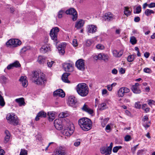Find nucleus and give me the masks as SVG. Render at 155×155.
Instances as JSON below:
<instances>
[{
    "label": "nucleus",
    "instance_id": "72a5a7b5",
    "mask_svg": "<svg viewBox=\"0 0 155 155\" xmlns=\"http://www.w3.org/2000/svg\"><path fill=\"white\" fill-rule=\"evenodd\" d=\"M130 41L132 44L135 45L137 43V40L135 37L132 36L130 38Z\"/></svg>",
    "mask_w": 155,
    "mask_h": 155
},
{
    "label": "nucleus",
    "instance_id": "37998d69",
    "mask_svg": "<svg viewBox=\"0 0 155 155\" xmlns=\"http://www.w3.org/2000/svg\"><path fill=\"white\" fill-rule=\"evenodd\" d=\"M13 64V67L17 68L21 66V64H20L18 61H16L14 63H12Z\"/></svg>",
    "mask_w": 155,
    "mask_h": 155
},
{
    "label": "nucleus",
    "instance_id": "052dcab7",
    "mask_svg": "<svg viewBox=\"0 0 155 155\" xmlns=\"http://www.w3.org/2000/svg\"><path fill=\"white\" fill-rule=\"evenodd\" d=\"M80 141L78 140H77L74 143V145L76 147L78 146L80 144Z\"/></svg>",
    "mask_w": 155,
    "mask_h": 155
},
{
    "label": "nucleus",
    "instance_id": "58836bf2",
    "mask_svg": "<svg viewBox=\"0 0 155 155\" xmlns=\"http://www.w3.org/2000/svg\"><path fill=\"white\" fill-rule=\"evenodd\" d=\"M64 14V11L62 10L60 11L58 13V18H62V15Z\"/></svg>",
    "mask_w": 155,
    "mask_h": 155
},
{
    "label": "nucleus",
    "instance_id": "603ef678",
    "mask_svg": "<svg viewBox=\"0 0 155 155\" xmlns=\"http://www.w3.org/2000/svg\"><path fill=\"white\" fill-rule=\"evenodd\" d=\"M92 43V42L91 40H88L86 41V45L87 46H90Z\"/></svg>",
    "mask_w": 155,
    "mask_h": 155
},
{
    "label": "nucleus",
    "instance_id": "864d4df0",
    "mask_svg": "<svg viewBox=\"0 0 155 155\" xmlns=\"http://www.w3.org/2000/svg\"><path fill=\"white\" fill-rule=\"evenodd\" d=\"M54 62V61H48L47 62L48 67L50 68L51 67Z\"/></svg>",
    "mask_w": 155,
    "mask_h": 155
},
{
    "label": "nucleus",
    "instance_id": "a19ab883",
    "mask_svg": "<svg viewBox=\"0 0 155 155\" xmlns=\"http://www.w3.org/2000/svg\"><path fill=\"white\" fill-rule=\"evenodd\" d=\"M106 105V104L105 103H103L101 104L99 106V109L101 110L104 109L105 108Z\"/></svg>",
    "mask_w": 155,
    "mask_h": 155
},
{
    "label": "nucleus",
    "instance_id": "39448f33",
    "mask_svg": "<svg viewBox=\"0 0 155 155\" xmlns=\"http://www.w3.org/2000/svg\"><path fill=\"white\" fill-rule=\"evenodd\" d=\"M59 31V28L58 27H55L51 29L50 33V35L51 39L56 42V44L58 43L57 35Z\"/></svg>",
    "mask_w": 155,
    "mask_h": 155
},
{
    "label": "nucleus",
    "instance_id": "20e7f679",
    "mask_svg": "<svg viewBox=\"0 0 155 155\" xmlns=\"http://www.w3.org/2000/svg\"><path fill=\"white\" fill-rule=\"evenodd\" d=\"M64 130L63 134L65 136H69L71 135L74 132V127L73 124L69 120L65 121Z\"/></svg>",
    "mask_w": 155,
    "mask_h": 155
},
{
    "label": "nucleus",
    "instance_id": "7c9ffc66",
    "mask_svg": "<svg viewBox=\"0 0 155 155\" xmlns=\"http://www.w3.org/2000/svg\"><path fill=\"white\" fill-rule=\"evenodd\" d=\"M124 13L125 15L128 16L130 15L131 13V12L129 10V8L128 7H124Z\"/></svg>",
    "mask_w": 155,
    "mask_h": 155
},
{
    "label": "nucleus",
    "instance_id": "423d86ee",
    "mask_svg": "<svg viewBox=\"0 0 155 155\" xmlns=\"http://www.w3.org/2000/svg\"><path fill=\"white\" fill-rule=\"evenodd\" d=\"M7 119L10 124L14 125H17L18 124V120L16 116L13 114H8L6 117Z\"/></svg>",
    "mask_w": 155,
    "mask_h": 155
},
{
    "label": "nucleus",
    "instance_id": "6e6d98bb",
    "mask_svg": "<svg viewBox=\"0 0 155 155\" xmlns=\"http://www.w3.org/2000/svg\"><path fill=\"white\" fill-rule=\"evenodd\" d=\"M29 48L28 47H25L21 49V53H23L25 52L26 51H27L28 49Z\"/></svg>",
    "mask_w": 155,
    "mask_h": 155
},
{
    "label": "nucleus",
    "instance_id": "4be33fe9",
    "mask_svg": "<svg viewBox=\"0 0 155 155\" xmlns=\"http://www.w3.org/2000/svg\"><path fill=\"white\" fill-rule=\"evenodd\" d=\"M54 155H65L64 147H59Z\"/></svg>",
    "mask_w": 155,
    "mask_h": 155
},
{
    "label": "nucleus",
    "instance_id": "0e129e2a",
    "mask_svg": "<svg viewBox=\"0 0 155 155\" xmlns=\"http://www.w3.org/2000/svg\"><path fill=\"white\" fill-rule=\"evenodd\" d=\"M5 104V102L4 100L0 101V106L2 107H3Z\"/></svg>",
    "mask_w": 155,
    "mask_h": 155
},
{
    "label": "nucleus",
    "instance_id": "f8f14e48",
    "mask_svg": "<svg viewBox=\"0 0 155 155\" xmlns=\"http://www.w3.org/2000/svg\"><path fill=\"white\" fill-rule=\"evenodd\" d=\"M54 125L57 129L61 130L63 127L62 120L59 119H55L54 121Z\"/></svg>",
    "mask_w": 155,
    "mask_h": 155
},
{
    "label": "nucleus",
    "instance_id": "b1692460",
    "mask_svg": "<svg viewBox=\"0 0 155 155\" xmlns=\"http://www.w3.org/2000/svg\"><path fill=\"white\" fill-rule=\"evenodd\" d=\"M112 52L113 55L115 57L117 58L120 57H121L123 53V51L121 50L119 51H118L116 50L113 51Z\"/></svg>",
    "mask_w": 155,
    "mask_h": 155
},
{
    "label": "nucleus",
    "instance_id": "c85d7f7f",
    "mask_svg": "<svg viewBox=\"0 0 155 155\" xmlns=\"http://www.w3.org/2000/svg\"><path fill=\"white\" fill-rule=\"evenodd\" d=\"M5 134L6 135L5 138V140L6 143H7L9 140L10 137V134L9 131L7 130L5 131Z\"/></svg>",
    "mask_w": 155,
    "mask_h": 155
},
{
    "label": "nucleus",
    "instance_id": "8fccbe9b",
    "mask_svg": "<svg viewBox=\"0 0 155 155\" xmlns=\"http://www.w3.org/2000/svg\"><path fill=\"white\" fill-rule=\"evenodd\" d=\"M149 118L148 117L146 116H144L142 120V121L143 122V123H146V122H147V121L148 120Z\"/></svg>",
    "mask_w": 155,
    "mask_h": 155
},
{
    "label": "nucleus",
    "instance_id": "5fc2aeb1",
    "mask_svg": "<svg viewBox=\"0 0 155 155\" xmlns=\"http://www.w3.org/2000/svg\"><path fill=\"white\" fill-rule=\"evenodd\" d=\"M148 104L150 106L154 104L155 102L152 100H148L147 101Z\"/></svg>",
    "mask_w": 155,
    "mask_h": 155
},
{
    "label": "nucleus",
    "instance_id": "1a4fd4ad",
    "mask_svg": "<svg viewBox=\"0 0 155 155\" xmlns=\"http://www.w3.org/2000/svg\"><path fill=\"white\" fill-rule=\"evenodd\" d=\"M75 66L77 68L81 71H83L85 69L84 61L83 59H80L76 62Z\"/></svg>",
    "mask_w": 155,
    "mask_h": 155
},
{
    "label": "nucleus",
    "instance_id": "dca6fc26",
    "mask_svg": "<svg viewBox=\"0 0 155 155\" xmlns=\"http://www.w3.org/2000/svg\"><path fill=\"white\" fill-rule=\"evenodd\" d=\"M27 77L26 76H21L19 81L21 82L22 85L24 87H26L28 85V82L27 80Z\"/></svg>",
    "mask_w": 155,
    "mask_h": 155
},
{
    "label": "nucleus",
    "instance_id": "9d476101",
    "mask_svg": "<svg viewBox=\"0 0 155 155\" xmlns=\"http://www.w3.org/2000/svg\"><path fill=\"white\" fill-rule=\"evenodd\" d=\"M65 13L67 15H72L73 16L72 18V20L74 21L76 20L78 18V15L76 10L73 8H71L67 10Z\"/></svg>",
    "mask_w": 155,
    "mask_h": 155
},
{
    "label": "nucleus",
    "instance_id": "338daca9",
    "mask_svg": "<svg viewBox=\"0 0 155 155\" xmlns=\"http://www.w3.org/2000/svg\"><path fill=\"white\" fill-rule=\"evenodd\" d=\"M119 72L121 74H123L125 73V71L123 68H121L120 69Z\"/></svg>",
    "mask_w": 155,
    "mask_h": 155
},
{
    "label": "nucleus",
    "instance_id": "5701e85b",
    "mask_svg": "<svg viewBox=\"0 0 155 155\" xmlns=\"http://www.w3.org/2000/svg\"><path fill=\"white\" fill-rule=\"evenodd\" d=\"M84 23V22L83 20L80 19L76 23L75 27L77 29H79L83 26Z\"/></svg>",
    "mask_w": 155,
    "mask_h": 155
},
{
    "label": "nucleus",
    "instance_id": "a18cd8bd",
    "mask_svg": "<svg viewBox=\"0 0 155 155\" xmlns=\"http://www.w3.org/2000/svg\"><path fill=\"white\" fill-rule=\"evenodd\" d=\"M143 71L144 72L148 73H150L152 72V71L150 69L147 68H145L143 69Z\"/></svg>",
    "mask_w": 155,
    "mask_h": 155
},
{
    "label": "nucleus",
    "instance_id": "0eeeda50",
    "mask_svg": "<svg viewBox=\"0 0 155 155\" xmlns=\"http://www.w3.org/2000/svg\"><path fill=\"white\" fill-rule=\"evenodd\" d=\"M21 41L18 39H10L6 42V45L8 47L12 46L16 47L21 45Z\"/></svg>",
    "mask_w": 155,
    "mask_h": 155
},
{
    "label": "nucleus",
    "instance_id": "6ab92c4d",
    "mask_svg": "<svg viewBox=\"0 0 155 155\" xmlns=\"http://www.w3.org/2000/svg\"><path fill=\"white\" fill-rule=\"evenodd\" d=\"M97 26L94 25H89L88 27V32L91 33H95L97 31Z\"/></svg>",
    "mask_w": 155,
    "mask_h": 155
},
{
    "label": "nucleus",
    "instance_id": "f704fd0d",
    "mask_svg": "<svg viewBox=\"0 0 155 155\" xmlns=\"http://www.w3.org/2000/svg\"><path fill=\"white\" fill-rule=\"evenodd\" d=\"M145 13L147 16H148L150 15L152 13H154V12L152 10L147 9L145 10Z\"/></svg>",
    "mask_w": 155,
    "mask_h": 155
},
{
    "label": "nucleus",
    "instance_id": "69168bd1",
    "mask_svg": "<svg viewBox=\"0 0 155 155\" xmlns=\"http://www.w3.org/2000/svg\"><path fill=\"white\" fill-rule=\"evenodd\" d=\"M107 88L109 91H111L112 90L113 88L110 84L107 85Z\"/></svg>",
    "mask_w": 155,
    "mask_h": 155
},
{
    "label": "nucleus",
    "instance_id": "79ce46f5",
    "mask_svg": "<svg viewBox=\"0 0 155 155\" xmlns=\"http://www.w3.org/2000/svg\"><path fill=\"white\" fill-rule=\"evenodd\" d=\"M27 151L24 149H21L19 155H27Z\"/></svg>",
    "mask_w": 155,
    "mask_h": 155
},
{
    "label": "nucleus",
    "instance_id": "c756f323",
    "mask_svg": "<svg viewBox=\"0 0 155 155\" xmlns=\"http://www.w3.org/2000/svg\"><path fill=\"white\" fill-rule=\"evenodd\" d=\"M123 89L122 87L119 89L118 91V96L119 97H122L124 96V94Z\"/></svg>",
    "mask_w": 155,
    "mask_h": 155
},
{
    "label": "nucleus",
    "instance_id": "a211bd4d",
    "mask_svg": "<svg viewBox=\"0 0 155 155\" xmlns=\"http://www.w3.org/2000/svg\"><path fill=\"white\" fill-rule=\"evenodd\" d=\"M139 85V84L137 83H136L135 84V85L132 86L131 89L133 92L134 93L139 94L141 92L140 90L138 87Z\"/></svg>",
    "mask_w": 155,
    "mask_h": 155
},
{
    "label": "nucleus",
    "instance_id": "e433bc0d",
    "mask_svg": "<svg viewBox=\"0 0 155 155\" xmlns=\"http://www.w3.org/2000/svg\"><path fill=\"white\" fill-rule=\"evenodd\" d=\"M122 148L121 146H116L114 147L113 149V151L114 153H117L118 150Z\"/></svg>",
    "mask_w": 155,
    "mask_h": 155
},
{
    "label": "nucleus",
    "instance_id": "bb28decb",
    "mask_svg": "<svg viewBox=\"0 0 155 155\" xmlns=\"http://www.w3.org/2000/svg\"><path fill=\"white\" fill-rule=\"evenodd\" d=\"M46 61V58L45 57L40 55L38 57L37 61L40 64H44Z\"/></svg>",
    "mask_w": 155,
    "mask_h": 155
},
{
    "label": "nucleus",
    "instance_id": "774afa93",
    "mask_svg": "<svg viewBox=\"0 0 155 155\" xmlns=\"http://www.w3.org/2000/svg\"><path fill=\"white\" fill-rule=\"evenodd\" d=\"M111 73L114 74H116L117 73V71L116 69L114 68L112 70Z\"/></svg>",
    "mask_w": 155,
    "mask_h": 155
},
{
    "label": "nucleus",
    "instance_id": "f03ea898",
    "mask_svg": "<svg viewBox=\"0 0 155 155\" xmlns=\"http://www.w3.org/2000/svg\"><path fill=\"white\" fill-rule=\"evenodd\" d=\"M32 79L35 83L38 85H44L46 81L45 74L37 71L34 72Z\"/></svg>",
    "mask_w": 155,
    "mask_h": 155
},
{
    "label": "nucleus",
    "instance_id": "9b49d317",
    "mask_svg": "<svg viewBox=\"0 0 155 155\" xmlns=\"http://www.w3.org/2000/svg\"><path fill=\"white\" fill-rule=\"evenodd\" d=\"M63 67L66 71L71 72L73 71V64L71 63H64Z\"/></svg>",
    "mask_w": 155,
    "mask_h": 155
},
{
    "label": "nucleus",
    "instance_id": "49530a36",
    "mask_svg": "<svg viewBox=\"0 0 155 155\" xmlns=\"http://www.w3.org/2000/svg\"><path fill=\"white\" fill-rule=\"evenodd\" d=\"M141 106V104H140L139 102H137L135 103V107L137 109H140Z\"/></svg>",
    "mask_w": 155,
    "mask_h": 155
},
{
    "label": "nucleus",
    "instance_id": "393cba45",
    "mask_svg": "<svg viewBox=\"0 0 155 155\" xmlns=\"http://www.w3.org/2000/svg\"><path fill=\"white\" fill-rule=\"evenodd\" d=\"M46 116V113L44 111H41L39 112L35 117V120L38 121L39 120V117H45Z\"/></svg>",
    "mask_w": 155,
    "mask_h": 155
},
{
    "label": "nucleus",
    "instance_id": "2eb2a0df",
    "mask_svg": "<svg viewBox=\"0 0 155 155\" xmlns=\"http://www.w3.org/2000/svg\"><path fill=\"white\" fill-rule=\"evenodd\" d=\"M68 101L70 106L73 107H75V105L77 103V100L74 97L72 96L69 97L68 99Z\"/></svg>",
    "mask_w": 155,
    "mask_h": 155
},
{
    "label": "nucleus",
    "instance_id": "f3484780",
    "mask_svg": "<svg viewBox=\"0 0 155 155\" xmlns=\"http://www.w3.org/2000/svg\"><path fill=\"white\" fill-rule=\"evenodd\" d=\"M66 46V43H64L59 45L58 47L59 53H61V54H63L65 53L64 49Z\"/></svg>",
    "mask_w": 155,
    "mask_h": 155
},
{
    "label": "nucleus",
    "instance_id": "de8ad7c7",
    "mask_svg": "<svg viewBox=\"0 0 155 155\" xmlns=\"http://www.w3.org/2000/svg\"><path fill=\"white\" fill-rule=\"evenodd\" d=\"M124 140L126 141H128L131 140V138L130 135H127L124 137Z\"/></svg>",
    "mask_w": 155,
    "mask_h": 155
},
{
    "label": "nucleus",
    "instance_id": "4c0bfd02",
    "mask_svg": "<svg viewBox=\"0 0 155 155\" xmlns=\"http://www.w3.org/2000/svg\"><path fill=\"white\" fill-rule=\"evenodd\" d=\"M141 8L140 6H138L135 9V12H134L135 13L139 14L140 13L141 11Z\"/></svg>",
    "mask_w": 155,
    "mask_h": 155
},
{
    "label": "nucleus",
    "instance_id": "ddd939ff",
    "mask_svg": "<svg viewBox=\"0 0 155 155\" xmlns=\"http://www.w3.org/2000/svg\"><path fill=\"white\" fill-rule=\"evenodd\" d=\"M53 95L55 97H64L65 96V94L64 91L61 89H59L55 91L53 93Z\"/></svg>",
    "mask_w": 155,
    "mask_h": 155
},
{
    "label": "nucleus",
    "instance_id": "cd10ccee",
    "mask_svg": "<svg viewBox=\"0 0 155 155\" xmlns=\"http://www.w3.org/2000/svg\"><path fill=\"white\" fill-rule=\"evenodd\" d=\"M15 101L18 104V105L20 106H21L22 105H24L25 104L24 98L23 97L16 99L15 100Z\"/></svg>",
    "mask_w": 155,
    "mask_h": 155
},
{
    "label": "nucleus",
    "instance_id": "4d7b16f0",
    "mask_svg": "<svg viewBox=\"0 0 155 155\" xmlns=\"http://www.w3.org/2000/svg\"><path fill=\"white\" fill-rule=\"evenodd\" d=\"M72 45L74 47H76L78 46V44L76 39H73L72 41Z\"/></svg>",
    "mask_w": 155,
    "mask_h": 155
},
{
    "label": "nucleus",
    "instance_id": "ea45409f",
    "mask_svg": "<svg viewBox=\"0 0 155 155\" xmlns=\"http://www.w3.org/2000/svg\"><path fill=\"white\" fill-rule=\"evenodd\" d=\"M67 114L62 112L60 113L59 115V117L60 118H62L67 116Z\"/></svg>",
    "mask_w": 155,
    "mask_h": 155
},
{
    "label": "nucleus",
    "instance_id": "6e6552de",
    "mask_svg": "<svg viewBox=\"0 0 155 155\" xmlns=\"http://www.w3.org/2000/svg\"><path fill=\"white\" fill-rule=\"evenodd\" d=\"M113 145V143L111 142L109 147H101L100 149L101 153L103 154H105V155H109L111 153Z\"/></svg>",
    "mask_w": 155,
    "mask_h": 155
},
{
    "label": "nucleus",
    "instance_id": "2f4dec72",
    "mask_svg": "<svg viewBox=\"0 0 155 155\" xmlns=\"http://www.w3.org/2000/svg\"><path fill=\"white\" fill-rule=\"evenodd\" d=\"M47 115L48 116L50 121L53 120L55 118L54 114L53 112H48Z\"/></svg>",
    "mask_w": 155,
    "mask_h": 155
},
{
    "label": "nucleus",
    "instance_id": "c03bdc74",
    "mask_svg": "<svg viewBox=\"0 0 155 155\" xmlns=\"http://www.w3.org/2000/svg\"><path fill=\"white\" fill-rule=\"evenodd\" d=\"M150 121H149L147 122H146V123H143V125L146 128V129H147V128L150 127V125H148V124H150Z\"/></svg>",
    "mask_w": 155,
    "mask_h": 155
},
{
    "label": "nucleus",
    "instance_id": "e2e57ef3",
    "mask_svg": "<svg viewBox=\"0 0 155 155\" xmlns=\"http://www.w3.org/2000/svg\"><path fill=\"white\" fill-rule=\"evenodd\" d=\"M148 7L150 8H152L155 7V3L152 2L148 5Z\"/></svg>",
    "mask_w": 155,
    "mask_h": 155
},
{
    "label": "nucleus",
    "instance_id": "7ed1b4c3",
    "mask_svg": "<svg viewBox=\"0 0 155 155\" xmlns=\"http://www.w3.org/2000/svg\"><path fill=\"white\" fill-rule=\"evenodd\" d=\"M76 91L81 96H87L89 91V88L87 85L85 83L79 84L76 86Z\"/></svg>",
    "mask_w": 155,
    "mask_h": 155
},
{
    "label": "nucleus",
    "instance_id": "c9c22d12",
    "mask_svg": "<svg viewBox=\"0 0 155 155\" xmlns=\"http://www.w3.org/2000/svg\"><path fill=\"white\" fill-rule=\"evenodd\" d=\"M109 120L108 118H105L103 120L101 123V124L103 127H104L107 124Z\"/></svg>",
    "mask_w": 155,
    "mask_h": 155
},
{
    "label": "nucleus",
    "instance_id": "f257e3e1",
    "mask_svg": "<svg viewBox=\"0 0 155 155\" xmlns=\"http://www.w3.org/2000/svg\"><path fill=\"white\" fill-rule=\"evenodd\" d=\"M79 126L82 130L87 131L90 130L92 127V122L89 119L83 117L78 121Z\"/></svg>",
    "mask_w": 155,
    "mask_h": 155
},
{
    "label": "nucleus",
    "instance_id": "a878e982",
    "mask_svg": "<svg viewBox=\"0 0 155 155\" xmlns=\"http://www.w3.org/2000/svg\"><path fill=\"white\" fill-rule=\"evenodd\" d=\"M69 75L70 74L68 73H64L63 74L62 77V79L63 82L67 83L70 82L68 79V77Z\"/></svg>",
    "mask_w": 155,
    "mask_h": 155
},
{
    "label": "nucleus",
    "instance_id": "aec40b11",
    "mask_svg": "<svg viewBox=\"0 0 155 155\" xmlns=\"http://www.w3.org/2000/svg\"><path fill=\"white\" fill-rule=\"evenodd\" d=\"M50 49V45L46 44L42 46L40 49V51L42 53H45Z\"/></svg>",
    "mask_w": 155,
    "mask_h": 155
},
{
    "label": "nucleus",
    "instance_id": "13d9d810",
    "mask_svg": "<svg viewBox=\"0 0 155 155\" xmlns=\"http://www.w3.org/2000/svg\"><path fill=\"white\" fill-rule=\"evenodd\" d=\"M122 87L123 89V90H124V94L125 93H128L130 92V90L129 88L125 87Z\"/></svg>",
    "mask_w": 155,
    "mask_h": 155
},
{
    "label": "nucleus",
    "instance_id": "4468645a",
    "mask_svg": "<svg viewBox=\"0 0 155 155\" xmlns=\"http://www.w3.org/2000/svg\"><path fill=\"white\" fill-rule=\"evenodd\" d=\"M104 18L108 21H111L114 18V16L110 12H107L105 14Z\"/></svg>",
    "mask_w": 155,
    "mask_h": 155
},
{
    "label": "nucleus",
    "instance_id": "09e8293b",
    "mask_svg": "<svg viewBox=\"0 0 155 155\" xmlns=\"http://www.w3.org/2000/svg\"><path fill=\"white\" fill-rule=\"evenodd\" d=\"M96 48L97 49L103 50L104 49V46L101 44H98L96 46Z\"/></svg>",
    "mask_w": 155,
    "mask_h": 155
},
{
    "label": "nucleus",
    "instance_id": "3c124183",
    "mask_svg": "<svg viewBox=\"0 0 155 155\" xmlns=\"http://www.w3.org/2000/svg\"><path fill=\"white\" fill-rule=\"evenodd\" d=\"M103 57L102 59L104 60L105 61H106L108 60V56L107 55L103 54Z\"/></svg>",
    "mask_w": 155,
    "mask_h": 155
},
{
    "label": "nucleus",
    "instance_id": "680f3d73",
    "mask_svg": "<svg viewBox=\"0 0 155 155\" xmlns=\"http://www.w3.org/2000/svg\"><path fill=\"white\" fill-rule=\"evenodd\" d=\"M108 93L106 89H103L102 91V95H104L107 94Z\"/></svg>",
    "mask_w": 155,
    "mask_h": 155
},
{
    "label": "nucleus",
    "instance_id": "412c9836",
    "mask_svg": "<svg viewBox=\"0 0 155 155\" xmlns=\"http://www.w3.org/2000/svg\"><path fill=\"white\" fill-rule=\"evenodd\" d=\"M81 109L83 111H85L90 114H92L93 113V110L90 108L86 104H85L83 107L81 108Z\"/></svg>",
    "mask_w": 155,
    "mask_h": 155
},
{
    "label": "nucleus",
    "instance_id": "473e14b6",
    "mask_svg": "<svg viewBox=\"0 0 155 155\" xmlns=\"http://www.w3.org/2000/svg\"><path fill=\"white\" fill-rule=\"evenodd\" d=\"M136 55H131L129 56L127 58V60L129 62H131L133 61L135 58Z\"/></svg>",
    "mask_w": 155,
    "mask_h": 155
},
{
    "label": "nucleus",
    "instance_id": "bf43d9fd",
    "mask_svg": "<svg viewBox=\"0 0 155 155\" xmlns=\"http://www.w3.org/2000/svg\"><path fill=\"white\" fill-rule=\"evenodd\" d=\"M139 144L135 146L134 147L131 148V151H132V153L134 154L135 153V151L136 150V149L137 148V146H138Z\"/></svg>",
    "mask_w": 155,
    "mask_h": 155
}]
</instances>
